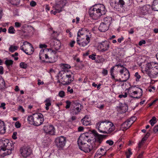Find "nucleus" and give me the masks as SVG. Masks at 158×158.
Here are the masks:
<instances>
[{"label": "nucleus", "mask_w": 158, "mask_h": 158, "mask_svg": "<svg viewBox=\"0 0 158 158\" xmlns=\"http://www.w3.org/2000/svg\"><path fill=\"white\" fill-rule=\"evenodd\" d=\"M20 151L21 156L24 158H27L32 153L30 148L26 147H22L20 149Z\"/></svg>", "instance_id": "9b49d317"}, {"label": "nucleus", "mask_w": 158, "mask_h": 158, "mask_svg": "<svg viewBox=\"0 0 158 158\" xmlns=\"http://www.w3.org/2000/svg\"><path fill=\"white\" fill-rule=\"evenodd\" d=\"M58 95L61 98H63L65 96V93L64 91L61 90L59 92Z\"/></svg>", "instance_id": "a18cd8bd"}, {"label": "nucleus", "mask_w": 158, "mask_h": 158, "mask_svg": "<svg viewBox=\"0 0 158 158\" xmlns=\"http://www.w3.org/2000/svg\"><path fill=\"white\" fill-rule=\"evenodd\" d=\"M75 43V41L73 40L70 42L69 44V45L70 46L71 48H73L74 46V44Z\"/></svg>", "instance_id": "69168bd1"}, {"label": "nucleus", "mask_w": 158, "mask_h": 158, "mask_svg": "<svg viewBox=\"0 0 158 158\" xmlns=\"http://www.w3.org/2000/svg\"><path fill=\"white\" fill-rule=\"evenodd\" d=\"M11 153V151L3 148H0V156L4 157L5 156L9 155Z\"/></svg>", "instance_id": "a211bd4d"}, {"label": "nucleus", "mask_w": 158, "mask_h": 158, "mask_svg": "<svg viewBox=\"0 0 158 158\" xmlns=\"http://www.w3.org/2000/svg\"><path fill=\"white\" fill-rule=\"evenodd\" d=\"M18 48V47L16 46H13L12 45H10L9 48V50L10 52H13L17 50Z\"/></svg>", "instance_id": "e433bc0d"}, {"label": "nucleus", "mask_w": 158, "mask_h": 158, "mask_svg": "<svg viewBox=\"0 0 158 158\" xmlns=\"http://www.w3.org/2000/svg\"><path fill=\"white\" fill-rule=\"evenodd\" d=\"M127 94L126 93H125L124 95L120 94V95H119L118 96L119 98H121L123 97L126 98L127 97Z\"/></svg>", "instance_id": "680f3d73"}, {"label": "nucleus", "mask_w": 158, "mask_h": 158, "mask_svg": "<svg viewBox=\"0 0 158 158\" xmlns=\"http://www.w3.org/2000/svg\"><path fill=\"white\" fill-rule=\"evenodd\" d=\"M152 10L158 11V0H154L151 6Z\"/></svg>", "instance_id": "4be33fe9"}, {"label": "nucleus", "mask_w": 158, "mask_h": 158, "mask_svg": "<svg viewBox=\"0 0 158 158\" xmlns=\"http://www.w3.org/2000/svg\"><path fill=\"white\" fill-rule=\"evenodd\" d=\"M36 2L34 1H31L30 3V5L32 7H34L36 5Z\"/></svg>", "instance_id": "864d4df0"}, {"label": "nucleus", "mask_w": 158, "mask_h": 158, "mask_svg": "<svg viewBox=\"0 0 158 158\" xmlns=\"http://www.w3.org/2000/svg\"><path fill=\"white\" fill-rule=\"evenodd\" d=\"M82 39L77 38V43L81 47H85L87 45L90 41V38L89 36H87L86 38V41H84L82 40Z\"/></svg>", "instance_id": "dca6fc26"}, {"label": "nucleus", "mask_w": 158, "mask_h": 158, "mask_svg": "<svg viewBox=\"0 0 158 158\" xmlns=\"http://www.w3.org/2000/svg\"><path fill=\"white\" fill-rule=\"evenodd\" d=\"M153 131L155 133L158 132V125L154 127Z\"/></svg>", "instance_id": "e2e57ef3"}, {"label": "nucleus", "mask_w": 158, "mask_h": 158, "mask_svg": "<svg viewBox=\"0 0 158 158\" xmlns=\"http://www.w3.org/2000/svg\"><path fill=\"white\" fill-rule=\"evenodd\" d=\"M72 106L73 107L72 109L73 114L75 115L78 114L81 110V109L80 107H81L82 105L77 101H75L72 102Z\"/></svg>", "instance_id": "9d476101"}, {"label": "nucleus", "mask_w": 158, "mask_h": 158, "mask_svg": "<svg viewBox=\"0 0 158 158\" xmlns=\"http://www.w3.org/2000/svg\"><path fill=\"white\" fill-rule=\"evenodd\" d=\"M60 66L62 69V71H68L67 70L71 68L70 66L66 64H60Z\"/></svg>", "instance_id": "c85d7f7f"}, {"label": "nucleus", "mask_w": 158, "mask_h": 158, "mask_svg": "<svg viewBox=\"0 0 158 158\" xmlns=\"http://www.w3.org/2000/svg\"><path fill=\"white\" fill-rule=\"evenodd\" d=\"M105 135L98 134L96 136V142L97 143H101L104 138H105Z\"/></svg>", "instance_id": "b1692460"}, {"label": "nucleus", "mask_w": 158, "mask_h": 158, "mask_svg": "<svg viewBox=\"0 0 158 158\" xmlns=\"http://www.w3.org/2000/svg\"><path fill=\"white\" fill-rule=\"evenodd\" d=\"M95 55L93 54L89 55V58L92 59L93 60H94L96 59V57H95Z\"/></svg>", "instance_id": "6e6d98bb"}, {"label": "nucleus", "mask_w": 158, "mask_h": 158, "mask_svg": "<svg viewBox=\"0 0 158 158\" xmlns=\"http://www.w3.org/2000/svg\"><path fill=\"white\" fill-rule=\"evenodd\" d=\"M27 120L29 123L35 126L41 124L44 121L43 115L40 113H36L28 116Z\"/></svg>", "instance_id": "20e7f679"}, {"label": "nucleus", "mask_w": 158, "mask_h": 158, "mask_svg": "<svg viewBox=\"0 0 158 158\" xmlns=\"http://www.w3.org/2000/svg\"><path fill=\"white\" fill-rule=\"evenodd\" d=\"M4 126V122L0 120V133L1 132L2 130H3L5 131V129Z\"/></svg>", "instance_id": "c9c22d12"}, {"label": "nucleus", "mask_w": 158, "mask_h": 158, "mask_svg": "<svg viewBox=\"0 0 158 158\" xmlns=\"http://www.w3.org/2000/svg\"><path fill=\"white\" fill-rule=\"evenodd\" d=\"M99 154H98V151L96 152V153H95V156H94V158H100L101 156H101V155L99 153H98Z\"/></svg>", "instance_id": "5fc2aeb1"}, {"label": "nucleus", "mask_w": 158, "mask_h": 158, "mask_svg": "<svg viewBox=\"0 0 158 158\" xmlns=\"http://www.w3.org/2000/svg\"><path fill=\"white\" fill-rule=\"evenodd\" d=\"M0 148L6 149L8 150H12L14 149V146L13 143L10 142L9 140L5 139L0 141Z\"/></svg>", "instance_id": "0eeeda50"}, {"label": "nucleus", "mask_w": 158, "mask_h": 158, "mask_svg": "<svg viewBox=\"0 0 158 158\" xmlns=\"http://www.w3.org/2000/svg\"><path fill=\"white\" fill-rule=\"evenodd\" d=\"M17 134V133L16 132H14L13 133L12 135V138L14 139H17L16 135Z\"/></svg>", "instance_id": "603ef678"}, {"label": "nucleus", "mask_w": 158, "mask_h": 158, "mask_svg": "<svg viewBox=\"0 0 158 158\" xmlns=\"http://www.w3.org/2000/svg\"><path fill=\"white\" fill-rule=\"evenodd\" d=\"M67 91L69 92L70 94H72L73 92V90L72 89H71L70 86H69L67 88Z\"/></svg>", "instance_id": "13d9d810"}, {"label": "nucleus", "mask_w": 158, "mask_h": 158, "mask_svg": "<svg viewBox=\"0 0 158 158\" xmlns=\"http://www.w3.org/2000/svg\"><path fill=\"white\" fill-rule=\"evenodd\" d=\"M13 61L11 60H6L5 61V64L8 66H9L10 65H11L13 64Z\"/></svg>", "instance_id": "37998d69"}, {"label": "nucleus", "mask_w": 158, "mask_h": 158, "mask_svg": "<svg viewBox=\"0 0 158 158\" xmlns=\"http://www.w3.org/2000/svg\"><path fill=\"white\" fill-rule=\"evenodd\" d=\"M89 137L88 136H87L85 134L81 135L77 140L78 146L86 143V142L89 140Z\"/></svg>", "instance_id": "f8f14e48"}, {"label": "nucleus", "mask_w": 158, "mask_h": 158, "mask_svg": "<svg viewBox=\"0 0 158 158\" xmlns=\"http://www.w3.org/2000/svg\"><path fill=\"white\" fill-rule=\"evenodd\" d=\"M136 118L135 117H132L129 119L133 123L136 120Z\"/></svg>", "instance_id": "4d7b16f0"}, {"label": "nucleus", "mask_w": 158, "mask_h": 158, "mask_svg": "<svg viewBox=\"0 0 158 158\" xmlns=\"http://www.w3.org/2000/svg\"><path fill=\"white\" fill-rule=\"evenodd\" d=\"M150 135V133L149 132H148L145 136L141 140V141L139 142L138 145V147L139 148H140L141 146L144 143V142L147 140L148 137Z\"/></svg>", "instance_id": "a878e982"}, {"label": "nucleus", "mask_w": 158, "mask_h": 158, "mask_svg": "<svg viewBox=\"0 0 158 158\" xmlns=\"http://www.w3.org/2000/svg\"><path fill=\"white\" fill-rule=\"evenodd\" d=\"M72 74H66L62 78V84L64 85H68L70 84L74 80L73 73L71 72Z\"/></svg>", "instance_id": "1a4fd4ad"}, {"label": "nucleus", "mask_w": 158, "mask_h": 158, "mask_svg": "<svg viewBox=\"0 0 158 158\" xmlns=\"http://www.w3.org/2000/svg\"><path fill=\"white\" fill-rule=\"evenodd\" d=\"M21 124L19 121H17L15 123V126L17 128H19L21 127Z\"/></svg>", "instance_id": "3c124183"}, {"label": "nucleus", "mask_w": 158, "mask_h": 158, "mask_svg": "<svg viewBox=\"0 0 158 158\" xmlns=\"http://www.w3.org/2000/svg\"><path fill=\"white\" fill-rule=\"evenodd\" d=\"M114 8L116 9H120L123 7L125 4V2L123 0H119L118 2H115Z\"/></svg>", "instance_id": "6ab92c4d"}, {"label": "nucleus", "mask_w": 158, "mask_h": 158, "mask_svg": "<svg viewBox=\"0 0 158 158\" xmlns=\"http://www.w3.org/2000/svg\"><path fill=\"white\" fill-rule=\"evenodd\" d=\"M55 143L58 148H62L66 144V138L62 136L58 137L55 139Z\"/></svg>", "instance_id": "6e6552de"}, {"label": "nucleus", "mask_w": 158, "mask_h": 158, "mask_svg": "<svg viewBox=\"0 0 158 158\" xmlns=\"http://www.w3.org/2000/svg\"><path fill=\"white\" fill-rule=\"evenodd\" d=\"M64 5L60 4H56L54 6V8L57 13H60L62 11V9L63 8Z\"/></svg>", "instance_id": "bb28decb"}, {"label": "nucleus", "mask_w": 158, "mask_h": 158, "mask_svg": "<svg viewBox=\"0 0 158 158\" xmlns=\"http://www.w3.org/2000/svg\"><path fill=\"white\" fill-rule=\"evenodd\" d=\"M45 103V105H46L45 108L46 110H48L49 109V107L51 105V100L50 98H47L44 101Z\"/></svg>", "instance_id": "c756f323"}, {"label": "nucleus", "mask_w": 158, "mask_h": 158, "mask_svg": "<svg viewBox=\"0 0 158 158\" xmlns=\"http://www.w3.org/2000/svg\"><path fill=\"white\" fill-rule=\"evenodd\" d=\"M79 149L85 152H89L91 151V148L92 147L89 145L85 143L81 145H79Z\"/></svg>", "instance_id": "f3484780"}, {"label": "nucleus", "mask_w": 158, "mask_h": 158, "mask_svg": "<svg viewBox=\"0 0 158 158\" xmlns=\"http://www.w3.org/2000/svg\"><path fill=\"white\" fill-rule=\"evenodd\" d=\"M98 151V154L99 153L100 155H101V156H103L105 155L106 153V151L104 149L101 148L100 149H99Z\"/></svg>", "instance_id": "f704fd0d"}, {"label": "nucleus", "mask_w": 158, "mask_h": 158, "mask_svg": "<svg viewBox=\"0 0 158 158\" xmlns=\"http://www.w3.org/2000/svg\"><path fill=\"white\" fill-rule=\"evenodd\" d=\"M109 27L108 26L102 23L99 27L98 29L101 32H105L108 29Z\"/></svg>", "instance_id": "412c9836"}, {"label": "nucleus", "mask_w": 158, "mask_h": 158, "mask_svg": "<svg viewBox=\"0 0 158 158\" xmlns=\"http://www.w3.org/2000/svg\"><path fill=\"white\" fill-rule=\"evenodd\" d=\"M23 44L24 46H21L20 47V49L27 55L31 54L34 50L32 45L27 41L24 42Z\"/></svg>", "instance_id": "423d86ee"}, {"label": "nucleus", "mask_w": 158, "mask_h": 158, "mask_svg": "<svg viewBox=\"0 0 158 158\" xmlns=\"http://www.w3.org/2000/svg\"><path fill=\"white\" fill-rule=\"evenodd\" d=\"M112 19V18L108 16L104 18L103 22L102 23L109 26L111 23Z\"/></svg>", "instance_id": "393cba45"}, {"label": "nucleus", "mask_w": 158, "mask_h": 158, "mask_svg": "<svg viewBox=\"0 0 158 158\" xmlns=\"http://www.w3.org/2000/svg\"><path fill=\"white\" fill-rule=\"evenodd\" d=\"M43 130L45 133L50 135H53L55 134V128L51 125L44 126L43 127Z\"/></svg>", "instance_id": "ddd939ff"}, {"label": "nucleus", "mask_w": 158, "mask_h": 158, "mask_svg": "<svg viewBox=\"0 0 158 158\" xmlns=\"http://www.w3.org/2000/svg\"><path fill=\"white\" fill-rule=\"evenodd\" d=\"M135 76L136 77V81H139V80L141 78V76L138 74V72H136L135 74Z\"/></svg>", "instance_id": "de8ad7c7"}, {"label": "nucleus", "mask_w": 158, "mask_h": 158, "mask_svg": "<svg viewBox=\"0 0 158 158\" xmlns=\"http://www.w3.org/2000/svg\"><path fill=\"white\" fill-rule=\"evenodd\" d=\"M150 9V6L149 5H145L140 8V14L143 15H145L148 12Z\"/></svg>", "instance_id": "aec40b11"}, {"label": "nucleus", "mask_w": 158, "mask_h": 158, "mask_svg": "<svg viewBox=\"0 0 158 158\" xmlns=\"http://www.w3.org/2000/svg\"><path fill=\"white\" fill-rule=\"evenodd\" d=\"M138 89H139L140 90L139 93H140L141 94L140 96H138V97H134L132 96L131 94H129V95L130 97L134 99L135 98H137V99H139L141 98V96L142 95V93H143V90L142 89L140 88H138Z\"/></svg>", "instance_id": "4c0bfd02"}, {"label": "nucleus", "mask_w": 158, "mask_h": 158, "mask_svg": "<svg viewBox=\"0 0 158 158\" xmlns=\"http://www.w3.org/2000/svg\"><path fill=\"white\" fill-rule=\"evenodd\" d=\"M66 105L65 106V108L67 109L69 108L71 104H72V102L69 101L67 100L66 101Z\"/></svg>", "instance_id": "49530a36"}, {"label": "nucleus", "mask_w": 158, "mask_h": 158, "mask_svg": "<svg viewBox=\"0 0 158 158\" xmlns=\"http://www.w3.org/2000/svg\"><path fill=\"white\" fill-rule=\"evenodd\" d=\"M132 154V152H131V149L129 148L128 151L126 152L127 158H130V156Z\"/></svg>", "instance_id": "ea45409f"}, {"label": "nucleus", "mask_w": 158, "mask_h": 158, "mask_svg": "<svg viewBox=\"0 0 158 158\" xmlns=\"http://www.w3.org/2000/svg\"><path fill=\"white\" fill-rule=\"evenodd\" d=\"M15 30L12 26L10 27L8 30V32L10 34H14L15 33Z\"/></svg>", "instance_id": "a19ab883"}, {"label": "nucleus", "mask_w": 158, "mask_h": 158, "mask_svg": "<svg viewBox=\"0 0 158 158\" xmlns=\"http://www.w3.org/2000/svg\"><path fill=\"white\" fill-rule=\"evenodd\" d=\"M121 78L118 79H115V81H119L120 82H126L130 77V73L128 70L125 69L124 73L121 75Z\"/></svg>", "instance_id": "4468645a"}, {"label": "nucleus", "mask_w": 158, "mask_h": 158, "mask_svg": "<svg viewBox=\"0 0 158 158\" xmlns=\"http://www.w3.org/2000/svg\"><path fill=\"white\" fill-rule=\"evenodd\" d=\"M122 68V69H121L120 71V73L121 75L123 74L124 73V72L125 71V69H127L124 67Z\"/></svg>", "instance_id": "0e129e2a"}, {"label": "nucleus", "mask_w": 158, "mask_h": 158, "mask_svg": "<svg viewBox=\"0 0 158 158\" xmlns=\"http://www.w3.org/2000/svg\"><path fill=\"white\" fill-rule=\"evenodd\" d=\"M115 66H113V67H112L111 68L110 70V73L111 77H112V78L114 80H115L116 79L115 78V77L114 74L113 72H114V68Z\"/></svg>", "instance_id": "c03bdc74"}, {"label": "nucleus", "mask_w": 158, "mask_h": 158, "mask_svg": "<svg viewBox=\"0 0 158 158\" xmlns=\"http://www.w3.org/2000/svg\"><path fill=\"white\" fill-rule=\"evenodd\" d=\"M108 73V71L107 70L105 69H103L102 71V73L104 75H106Z\"/></svg>", "instance_id": "774afa93"}, {"label": "nucleus", "mask_w": 158, "mask_h": 158, "mask_svg": "<svg viewBox=\"0 0 158 158\" xmlns=\"http://www.w3.org/2000/svg\"><path fill=\"white\" fill-rule=\"evenodd\" d=\"M99 145L98 143H96V142L95 143L93 144H90V146L92 147L91 148V151L93 150L94 151L96 150L98 147Z\"/></svg>", "instance_id": "72a5a7b5"}, {"label": "nucleus", "mask_w": 158, "mask_h": 158, "mask_svg": "<svg viewBox=\"0 0 158 158\" xmlns=\"http://www.w3.org/2000/svg\"><path fill=\"white\" fill-rule=\"evenodd\" d=\"M106 9L104 5L102 4H97L91 7L89 10L90 17L94 19H98L102 15H105Z\"/></svg>", "instance_id": "f257e3e1"}, {"label": "nucleus", "mask_w": 158, "mask_h": 158, "mask_svg": "<svg viewBox=\"0 0 158 158\" xmlns=\"http://www.w3.org/2000/svg\"><path fill=\"white\" fill-rule=\"evenodd\" d=\"M19 66L21 68L26 69L27 67V65L25 62H22L20 63Z\"/></svg>", "instance_id": "79ce46f5"}, {"label": "nucleus", "mask_w": 158, "mask_h": 158, "mask_svg": "<svg viewBox=\"0 0 158 158\" xmlns=\"http://www.w3.org/2000/svg\"><path fill=\"white\" fill-rule=\"evenodd\" d=\"M21 26V24L19 22H16L15 23V26L16 28L20 27Z\"/></svg>", "instance_id": "8fccbe9b"}, {"label": "nucleus", "mask_w": 158, "mask_h": 158, "mask_svg": "<svg viewBox=\"0 0 158 158\" xmlns=\"http://www.w3.org/2000/svg\"><path fill=\"white\" fill-rule=\"evenodd\" d=\"M156 118L155 117H152L149 121V122L152 126H153L156 122Z\"/></svg>", "instance_id": "58836bf2"}, {"label": "nucleus", "mask_w": 158, "mask_h": 158, "mask_svg": "<svg viewBox=\"0 0 158 158\" xmlns=\"http://www.w3.org/2000/svg\"><path fill=\"white\" fill-rule=\"evenodd\" d=\"M106 143L110 145H112L113 143L114 142L111 140H108L106 141Z\"/></svg>", "instance_id": "bf43d9fd"}, {"label": "nucleus", "mask_w": 158, "mask_h": 158, "mask_svg": "<svg viewBox=\"0 0 158 158\" xmlns=\"http://www.w3.org/2000/svg\"><path fill=\"white\" fill-rule=\"evenodd\" d=\"M144 71L152 78H154L158 74V64L154 62L148 63L145 65Z\"/></svg>", "instance_id": "7ed1b4c3"}, {"label": "nucleus", "mask_w": 158, "mask_h": 158, "mask_svg": "<svg viewBox=\"0 0 158 158\" xmlns=\"http://www.w3.org/2000/svg\"><path fill=\"white\" fill-rule=\"evenodd\" d=\"M127 107L124 105L121 104L119 106V109L122 110V112L123 113L126 112L127 110Z\"/></svg>", "instance_id": "473e14b6"}, {"label": "nucleus", "mask_w": 158, "mask_h": 158, "mask_svg": "<svg viewBox=\"0 0 158 158\" xmlns=\"http://www.w3.org/2000/svg\"><path fill=\"white\" fill-rule=\"evenodd\" d=\"M96 127L99 132L104 134L110 133L115 129L113 123L106 120L99 121L96 123Z\"/></svg>", "instance_id": "f03ea898"}, {"label": "nucleus", "mask_w": 158, "mask_h": 158, "mask_svg": "<svg viewBox=\"0 0 158 158\" xmlns=\"http://www.w3.org/2000/svg\"><path fill=\"white\" fill-rule=\"evenodd\" d=\"M18 110L22 113H24L25 110L22 106H19L18 108Z\"/></svg>", "instance_id": "09e8293b"}, {"label": "nucleus", "mask_w": 158, "mask_h": 158, "mask_svg": "<svg viewBox=\"0 0 158 158\" xmlns=\"http://www.w3.org/2000/svg\"><path fill=\"white\" fill-rule=\"evenodd\" d=\"M84 30L83 28H81L77 32V38L83 39L81 37L82 36H84L85 38L87 36H88L84 33Z\"/></svg>", "instance_id": "5701e85b"}, {"label": "nucleus", "mask_w": 158, "mask_h": 158, "mask_svg": "<svg viewBox=\"0 0 158 158\" xmlns=\"http://www.w3.org/2000/svg\"><path fill=\"white\" fill-rule=\"evenodd\" d=\"M54 48L56 50H58L60 48V43L59 41L57 42H54L53 45Z\"/></svg>", "instance_id": "2f4dec72"}, {"label": "nucleus", "mask_w": 158, "mask_h": 158, "mask_svg": "<svg viewBox=\"0 0 158 158\" xmlns=\"http://www.w3.org/2000/svg\"><path fill=\"white\" fill-rule=\"evenodd\" d=\"M145 41L144 40H142L139 42V45L141 46L143 44H145Z\"/></svg>", "instance_id": "052dcab7"}, {"label": "nucleus", "mask_w": 158, "mask_h": 158, "mask_svg": "<svg viewBox=\"0 0 158 158\" xmlns=\"http://www.w3.org/2000/svg\"><path fill=\"white\" fill-rule=\"evenodd\" d=\"M110 43L109 41H105L99 44V46L102 52L107 51L109 48Z\"/></svg>", "instance_id": "2eb2a0df"}, {"label": "nucleus", "mask_w": 158, "mask_h": 158, "mask_svg": "<svg viewBox=\"0 0 158 158\" xmlns=\"http://www.w3.org/2000/svg\"><path fill=\"white\" fill-rule=\"evenodd\" d=\"M127 122L125 121L122 125V127L125 130H127L131 127V123H128Z\"/></svg>", "instance_id": "7c9ffc66"}, {"label": "nucleus", "mask_w": 158, "mask_h": 158, "mask_svg": "<svg viewBox=\"0 0 158 158\" xmlns=\"http://www.w3.org/2000/svg\"><path fill=\"white\" fill-rule=\"evenodd\" d=\"M124 39V38L123 36H121L120 38H118L117 40L118 42L119 43H121L122 41Z\"/></svg>", "instance_id": "338daca9"}, {"label": "nucleus", "mask_w": 158, "mask_h": 158, "mask_svg": "<svg viewBox=\"0 0 158 158\" xmlns=\"http://www.w3.org/2000/svg\"><path fill=\"white\" fill-rule=\"evenodd\" d=\"M49 51L48 54H45V59H48L47 62L49 63H53L56 61L57 59V56L56 55V52L53 51L51 49H47Z\"/></svg>", "instance_id": "39448f33"}, {"label": "nucleus", "mask_w": 158, "mask_h": 158, "mask_svg": "<svg viewBox=\"0 0 158 158\" xmlns=\"http://www.w3.org/2000/svg\"><path fill=\"white\" fill-rule=\"evenodd\" d=\"M88 117L85 116L81 120V122L82 123L83 125L85 126H88L90 124L89 121L88 120Z\"/></svg>", "instance_id": "cd10ccee"}]
</instances>
